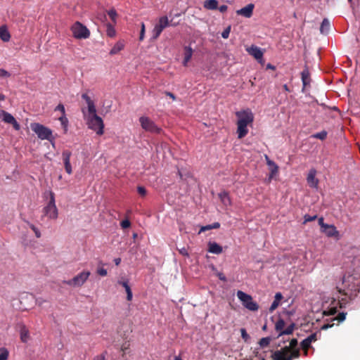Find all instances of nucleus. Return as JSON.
Masks as SVG:
<instances>
[{
  "label": "nucleus",
  "mask_w": 360,
  "mask_h": 360,
  "mask_svg": "<svg viewBox=\"0 0 360 360\" xmlns=\"http://www.w3.org/2000/svg\"><path fill=\"white\" fill-rule=\"evenodd\" d=\"M297 346V340L293 338L290 342L289 346H285L281 350L274 352L271 357L274 360H292L300 356V352Z\"/></svg>",
  "instance_id": "obj_1"
},
{
  "label": "nucleus",
  "mask_w": 360,
  "mask_h": 360,
  "mask_svg": "<svg viewBox=\"0 0 360 360\" xmlns=\"http://www.w3.org/2000/svg\"><path fill=\"white\" fill-rule=\"evenodd\" d=\"M32 130L37 135L38 138L41 140H48L53 145L54 137L52 134V131L39 123H34L31 124Z\"/></svg>",
  "instance_id": "obj_2"
},
{
  "label": "nucleus",
  "mask_w": 360,
  "mask_h": 360,
  "mask_svg": "<svg viewBox=\"0 0 360 360\" xmlns=\"http://www.w3.org/2000/svg\"><path fill=\"white\" fill-rule=\"evenodd\" d=\"M50 198L47 205L43 208L44 216L50 219H56L58 216V210L56 205L55 194L52 191L49 192Z\"/></svg>",
  "instance_id": "obj_3"
},
{
  "label": "nucleus",
  "mask_w": 360,
  "mask_h": 360,
  "mask_svg": "<svg viewBox=\"0 0 360 360\" xmlns=\"http://www.w3.org/2000/svg\"><path fill=\"white\" fill-rule=\"evenodd\" d=\"M237 297L242 302L244 307L252 311H256L259 309L258 304L255 302L251 295L238 290L237 292Z\"/></svg>",
  "instance_id": "obj_4"
},
{
  "label": "nucleus",
  "mask_w": 360,
  "mask_h": 360,
  "mask_svg": "<svg viewBox=\"0 0 360 360\" xmlns=\"http://www.w3.org/2000/svg\"><path fill=\"white\" fill-rule=\"evenodd\" d=\"M87 125L89 129L96 131L98 135L103 134L104 124L102 118L99 116H87Z\"/></svg>",
  "instance_id": "obj_5"
},
{
  "label": "nucleus",
  "mask_w": 360,
  "mask_h": 360,
  "mask_svg": "<svg viewBox=\"0 0 360 360\" xmlns=\"http://www.w3.org/2000/svg\"><path fill=\"white\" fill-rule=\"evenodd\" d=\"M71 31L76 39H87L90 36L89 30L79 22H76L72 25Z\"/></svg>",
  "instance_id": "obj_6"
},
{
  "label": "nucleus",
  "mask_w": 360,
  "mask_h": 360,
  "mask_svg": "<svg viewBox=\"0 0 360 360\" xmlns=\"http://www.w3.org/2000/svg\"><path fill=\"white\" fill-rule=\"evenodd\" d=\"M90 274V271H83L72 279L64 281L63 283L72 287H81L86 281Z\"/></svg>",
  "instance_id": "obj_7"
},
{
  "label": "nucleus",
  "mask_w": 360,
  "mask_h": 360,
  "mask_svg": "<svg viewBox=\"0 0 360 360\" xmlns=\"http://www.w3.org/2000/svg\"><path fill=\"white\" fill-rule=\"evenodd\" d=\"M139 122L141 127L146 131L160 134L162 129L158 127L155 122L148 117L142 116L139 118Z\"/></svg>",
  "instance_id": "obj_8"
},
{
  "label": "nucleus",
  "mask_w": 360,
  "mask_h": 360,
  "mask_svg": "<svg viewBox=\"0 0 360 360\" xmlns=\"http://www.w3.org/2000/svg\"><path fill=\"white\" fill-rule=\"evenodd\" d=\"M169 25V21L167 16L160 17L158 20V23L155 25L153 31H152V39H157L163 30Z\"/></svg>",
  "instance_id": "obj_9"
},
{
  "label": "nucleus",
  "mask_w": 360,
  "mask_h": 360,
  "mask_svg": "<svg viewBox=\"0 0 360 360\" xmlns=\"http://www.w3.org/2000/svg\"><path fill=\"white\" fill-rule=\"evenodd\" d=\"M236 115L238 119L237 122L238 124L248 126L253 122L254 115L249 109L238 111L236 113Z\"/></svg>",
  "instance_id": "obj_10"
},
{
  "label": "nucleus",
  "mask_w": 360,
  "mask_h": 360,
  "mask_svg": "<svg viewBox=\"0 0 360 360\" xmlns=\"http://www.w3.org/2000/svg\"><path fill=\"white\" fill-rule=\"evenodd\" d=\"M316 173H317L316 170L314 168H311L309 171V173L307 174V182L308 185L309 186V187H311V188H318L319 181L317 178H316Z\"/></svg>",
  "instance_id": "obj_11"
},
{
  "label": "nucleus",
  "mask_w": 360,
  "mask_h": 360,
  "mask_svg": "<svg viewBox=\"0 0 360 360\" xmlns=\"http://www.w3.org/2000/svg\"><path fill=\"white\" fill-rule=\"evenodd\" d=\"M0 114L2 115V120L4 122L12 124L16 130L20 129V124L11 114L4 110H2Z\"/></svg>",
  "instance_id": "obj_12"
},
{
  "label": "nucleus",
  "mask_w": 360,
  "mask_h": 360,
  "mask_svg": "<svg viewBox=\"0 0 360 360\" xmlns=\"http://www.w3.org/2000/svg\"><path fill=\"white\" fill-rule=\"evenodd\" d=\"M71 155L72 153L68 150H64L62 153L65 169L68 174H71L72 173V166L70 165Z\"/></svg>",
  "instance_id": "obj_13"
},
{
  "label": "nucleus",
  "mask_w": 360,
  "mask_h": 360,
  "mask_svg": "<svg viewBox=\"0 0 360 360\" xmlns=\"http://www.w3.org/2000/svg\"><path fill=\"white\" fill-rule=\"evenodd\" d=\"M255 5L253 4H249L246 6L236 11V13L238 15H242L245 18H250L253 14V10Z\"/></svg>",
  "instance_id": "obj_14"
},
{
  "label": "nucleus",
  "mask_w": 360,
  "mask_h": 360,
  "mask_svg": "<svg viewBox=\"0 0 360 360\" xmlns=\"http://www.w3.org/2000/svg\"><path fill=\"white\" fill-rule=\"evenodd\" d=\"M248 53L252 56L256 60L260 61L263 58V52L261 49L257 47V46L252 45L250 47L246 49Z\"/></svg>",
  "instance_id": "obj_15"
},
{
  "label": "nucleus",
  "mask_w": 360,
  "mask_h": 360,
  "mask_svg": "<svg viewBox=\"0 0 360 360\" xmlns=\"http://www.w3.org/2000/svg\"><path fill=\"white\" fill-rule=\"evenodd\" d=\"M301 78L303 84V89L309 85L311 82L310 73L307 66L304 67V69L301 72Z\"/></svg>",
  "instance_id": "obj_16"
},
{
  "label": "nucleus",
  "mask_w": 360,
  "mask_h": 360,
  "mask_svg": "<svg viewBox=\"0 0 360 360\" xmlns=\"http://www.w3.org/2000/svg\"><path fill=\"white\" fill-rule=\"evenodd\" d=\"M328 237H338L339 232L334 225H328L326 228L321 230Z\"/></svg>",
  "instance_id": "obj_17"
},
{
  "label": "nucleus",
  "mask_w": 360,
  "mask_h": 360,
  "mask_svg": "<svg viewBox=\"0 0 360 360\" xmlns=\"http://www.w3.org/2000/svg\"><path fill=\"white\" fill-rule=\"evenodd\" d=\"M218 195H219V198L221 203L225 207H229V206L231 205V200L229 194L227 191H224L219 193Z\"/></svg>",
  "instance_id": "obj_18"
},
{
  "label": "nucleus",
  "mask_w": 360,
  "mask_h": 360,
  "mask_svg": "<svg viewBox=\"0 0 360 360\" xmlns=\"http://www.w3.org/2000/svg\"><path fill=\"white\" fill-rule=\"evenodd\" d=\"M208 251L213 254H221L223 251L222 247L215 242L208 243Z\"/></svg>",
  "instance_id": "obj_19"
},
{
  "label": "nucleus",
  "mask_w": 360,
  "mask_h": 360,
  "mask_svg": "<svg viewBox=\"0 0 360 360\" xmlns=\"http://www.w3.org/2000/svg\"><path fill=\"white\" fill-rule=\"evenodd\" d=\"M0 39L4 42L8 41L11 39V34L5 25L0 27Z\"/></svg>",
  "instance_id": "obj_20"
},
{
  "label": "nucleus",
  "mask_w": 360,
  "mask_h": 360,
  "mask_svg": "<svg viewBox=\"0 0 360 360\" xmlns=\"http://www.w3.org/2000/svg\"><path fill=\"white\" fill-rule=\"evenodd\" d=\"M283 298V295L281 292H276L274 297V300L271 303L269 307V311L273 312L279 305L281 300Z\"/></svg>",
  "instance_id": "obj_21"
},
{
  "label": "nucleus",
  "mask_w": 360,
  "mask_h": 360,
  "mask_svg": "<svg viewBox=\"0 0 360 360\" xmlns=\"http://www.w3.org/2000/svg\"><path fill=\"white\" fill-rule=\"evenodd\" d=\"M247 127V125L237 123V134L238 139H242L248 134V129Z\"/></svg>",
  "instance_id": "obj_22"
},
{
  "label": "nucleus",
  "mask_w": 360,
  "mask_h": 360,
  "mask_svg": "<svg viewBox=\"0 0 360 360\" xmlns=\"http://www.w3.org/2000/svg\"><path fill=\"white\" fill-rule=\"evenodd\" d=\"M193 55V50L190 46L184 47V58L183 61L184 66H187L188 63L191 60Z\"/></svg>",
  "instance_id": "obj_23"
},
{
  "label": "nucleus",
  "mask_w": 360,
  "mask_h": 360,
  "mask_svg": "<svg viewBox=\"0 0 360 360\" xmlns=\"http://www.w3.org/2000/svg\"><path fill=\"white\" fill-rule=\"evenodd\" d=\"M124 48V42L123 41H117L110 51V55H115L118 53Z\"/></svg>",
  "instance_id": "obj_24"
},
{
  "label": "nucleus",
  "mask_w": 360,
  "mask_h": 360,
  "mask_svg": "<svg viewBox=\"0 0 360 360\" xmlns=\"http://www.w3.org/2000/svg\"><path fill=\"white\" fill-rule=\"evenodd\" d=\"M203 6L207 10H217L218 8V1L217 0H206L204 1Z\"/></svg>",
  "instance_id": "obj_25"
},
{
  "label": "nucleus",
  "mask_w": 360,
  "mask_h": 360,
  "mask_svg": "<svg viewBox=\"0 0 360 360\" xmlns=\"http://www.w3.org/2000/svg\"><path fill=\"white\" fill-rule=\"evenodd\" d=\"M330 22L327 18H324L321 24L320 32L322 34H327L330 30Z\"/></svg>",
  "instance_id": "obj_26"
},
{
  "label": "nucleus",
  "mask_w": 360,
  "mask_h": 360,
  "mask_svg": "<svg viewBox=\"0 0 360 360\" xmlns=\"http://www.w3.org/2000/svg\"><path fill=\"white\" fill-rule=\"evenodd\" d=\"M295 327V324L294 323H292L285 329H284L283 331H281L279 333V336L283 335H290V334H292L293 333Z\"/></svg>",
  "instance_id": "obj_27"
},
{
  "label": "nucleus",
  "mask_w": 360,
  "mask_h": 360,
  "mask_svg": "<svg viewBox=\"0 0 360 360\" xmlns=\"http://www.w3.org/2000/svg\"><path fill=\"white\" fill-rule=\"evenodd\" d=\"M285 327V321L282 319H279L275 325V329L277 332H281L283 330Z\"/></svg>",
  "instance_id": "obj_28"
},
{
  "label": "nucleus",
  "mask_w": 360,
  "mask_h": 360,
  "mask_svg": "<svg viewBox=\"0 0 360 360\" xmlns=\"http://www.w3.org/2000/svg\"><path fill=\"white\" fill-rule=\"evenodd\" d=\"M29 338V332L25 328V327H23L20 330V339L23 342H26Z\"/></svg>",
  "instance_id": "obj_29"
},
{
  "label": "nucleus",
  "mask_w": 360,
  "mask_h": 360,
  "mask_svg": "<svg viewBox=\"0 0 360 360\" xmlns=\"http://www.w3.org/2000/svg\"><path fill=\"white\" fill-rule=\"evenodd\" d=\"M300 345L302 349L304 350V355L307 356L308 353V349L311 347V343L309 342H307V340L304 339L301 342Z\"/></svg>",
  "instance_id": "obj_30"
},
{
  "label": "nucleus",
  "mask_w": 360,
  "mask_h": 360,
  "mask_svg": "<svg viewBox=\"0 0 360 360\" xmlns=\"http://www.w3.org/2000/svg\"><path fill=\"white\" fill-rule=\"evenodd\" d=\"M87 106H88V112H89L88 116L97 115H96V106L94 105V101L88 103Z\"/></svg>",
  "instance_id": "obj_31"
},
{
  "label": "nucleus",
  "mask_w": 360,
  "mask_h": 360,
  "mask_svg": "<svg viewBox=\"0 0 360 360\" xmlns=\"http://www.w3.org/2000/svg\"><path fill=\"white\" fill-rule=\"evenodd\" d=\"M270 342H271V338L266 337V338H262V339H260L259 344L261 347L264 348V347L269 346V345L270 344Z\"/></svg>",
  "instance_id": "obj_32"
},
{
  "label": "nucleus",
  "mask_w": 360,
  "mask_h": 360,
  "mask_svg": "<svg viewBox=\"0 0 360 360\" xmlns=\"http://www.w3.org/2000/svg\"><path fill=\"white\" fill-rule=\"evenodd\" d=\"M347 313L341 312L338 316L333 319V321H338V323L342 322L346 318Z\"/></svg>",
  "instance_id": "obj_33"
},
{
  "label": "nucleus",
  "mask_w": 360,
  "mask_h": 360,
  "mask_svg": "<svg viewBox=\"0 0 360 360\" xmlns=\"http://www.w3.org/2000/svg\"><path fill=\"white\" fill-rule=\"evenodd\" d=\"M327 136V132L322 131L313 135L314 138L319 139L320 140H324Z\"/></svg>",
  "instance_id": "obj_34"
},
{
  "label": "nucleus",
  "mask_w": 360,
  "mask_h": 360,
  "mask_svg": "<svg viewBox=\"0 0 360 360\" xmlns=\"http://www.w3.org/2000/svg\"><path fill=\"white\" fill-rule=\"evenodd\" d=\"M316 219H317V215L310 216L309 214H305L304 216L303 224H306L307 222L314 221Z\"/></svg>",
  "instance_id": "obj_35"
},
{
  "label": "nucleus",
  "mask_w": 360,
  "mask_h": 360,
  "mask_svg": "<svg viewBox=\"0 0 360 360\" xmlns=\"http://www.w3.org/2000/svg\"><path fill=\"white\" fill-rule=\"evenodd\" d=\"M59 120H60V122H61V124L63 126V127H64V128H65V129L66 130L67 127H68V118L65 117V114L62 115L59 117Z\"/></svg>",
  "instance_id": "obj_36"
},
{
  "label": "nucleus",
  "mask_w": 360,
  "mask_h": 360,
  "mask_svg": "<svg viewBox=\"0 0 360 360\" xmlns=\"http://www.w3.org/2000/svg\"><path fill=\"white\" fill-rule=\"evenodd\" d=\"M107 34L110 37H112L115 35V30L110 24H108L107 25Z\"/></svg>",
  "instance_id": "obj_37"
},
{
  "label": "nucleus",
  "mask_w": 360,
  "mask_h": 360,
  "mask_svg": "<svg viewBox=\"0 0 360 360\" xmlns=\"http://www.w3.org/2000/svg\"><path fill=\"white\" fill-rule=\"evenodd\" d=\"M8 358V352L6 349H2L0 353V360H7Z\"/></svg>",
  "instance_id": "obj_38"
},
{
  "label": "nucleus",
  "mask_w": 360,
  "mask_h": 360,
  "mask_svg": "<svg viewBox=\"0 0 360 360\" xmlns=\"http://www.w3.org/2000/svg\"><path fill=\"white\" fill-rule=\"evenodd\" d=\"M108 14L109 17L111 18V20L115 22H116V17H117V12L115 9H110L108 11Z\"/></svg>",
  "instance_id": "obj_39"
},
{
  "label": "nucleus",
  "mask_w": 360,
  "mask_h": 360,
  "mask_svg": "<svg viewBox=\"0 0 360 360\" xmlns=\"http://www.w3.org/2000/svg\"><path fill=\"white\" fill-rule=\"evenodd\" d=\"M145 32H146V27L145 24L143 22H141V32H140V36H139V40L143 41L145 36Z\"/></svg>",
  "instance_id": "obj_40"
},
{
  "label": "nucleus",
  "mask_w": 360,
  "mask_h": 360,
  "mask_svg": "<svg viewBox=\"0 0 360 360\" xmlns=\"http://www.w3.org/2000/svg\"><path fill=\"white\" fill-rule=\"evenodd\" d=\"M30 228L34 231L35 236L37 238H39L41 237V233H40L39 230L34 224H30Z\"/></svg>",
  "instance_id": "obj_41"
},
{
  "label": "nucleus",
  "mask_w": 360,
  "mask_h": 360,
  "mask_svg": "<svg viewBox=\"0 0 360 360\" xmlns=\"http://www.w3.org/2000/svg\"><path fill=\"white\" fill-rule=\"evenodd\" d=\"M125 291L127 292V300L128 301H131L132 300V297H133V294H132V291H131V287L129 286V287L126 288H125Z\"/></svg>",
  "instance_id": "obj_42"
},
{
  "label": "nucleus",
  "mask_w": 360,
  "mask_h": 360,
  "mask_svg": "<svg viewBox=\"0 0 360 360\" xmlns=\"http://www.w3.org/2000/svg\"><path fill=\"white\" fill-rule=\"evenodd\" d=\"M240 333H241V337L245 341L247 342L248 340V339L250 338V336L248 334L245 328H241L240 329Z\"/></svg>",
  "instance_id": "obj_43"
},
{
  "label": "nucleus",
  "mask_w": 360,
  "mask_h": 360,
  "mask_svg": "<svg viewBox=\"0 0 360 360\" xmlns=\"http://www.w3.org/2000/svg\"><path fill=\"white\" fill-rule=\"evenodd\" d=\"M120 225L122 229H127L131 226V222L128 219H124L121 221Z\"/></svg>",
  "instance_id": "obj_44"
},
{
  "label": "nucleus",
  "mask_w": 360,
  "mask_h": 360,
  "mask_svg": "<svg viewBox=\"0 0 360 360\" xmlns=\"http://www.w3.org/2000/svg\"><path fill=\"white\" fill-rule=\"evenodd\" d=\"M230 31H231V27H228L227 28H226L221 33V37L224 38V39H227L229 36V34H230Z\"/></svg>",
  "instance_id": "obj_45"
},
{
  "label": "nucleus",
  "mask_w": 360,
  "mask_h": 360,
  "mask_svg": "<svg viewBox=\"0 0 360 360\" xmlns=\"http://www.w3.org/2000/svg\"><path fill=\"white\" fill-rule=\"evenodd\" d=\"M137 191L139 194L141 196H145L146 195V189L143 186H138Z\"/></svg>",
  "instance_id": "obj_46"
},
{
  "label": "nucleus",
  "mask_w": 360,
  "mask_h": 360,
  "mask_svg": "<svg viewBox=\"0 0 360 360\" xmlns=\"http://www.w3.org/2000/svg\"><path fill=\"white\" fill-rule=\"evenodd\" d=\"M11 74L4 69H0V77H9Z\"/></svg>",
  "instance_id": "obj_47"
},
{
  "label": "nucleus",
  "mask_w": 360,
  "mask_h": 360,
  "mask_svg": "<svg viewBox=\"0 0 360 360\" xmlns=\"http://www.w3.org/2000/svg\"><path fill=\"white\" fill-rule=\"evenodd\" d=\"M306 340H307V342H309L311 344L312 342H315L317 338H316V333H312L309 336H308Z\"/></svg>",
  "instance_id": "obj_48"
},
{
  "label": "nucleus",
  "mask_w": 360,
  "mask_h": 360,
  "mask_svg": "<svg viewBox=\"0 0 360 360\" xmlns=\"http://www.w3.org/2000/svg\"><path fill=\"white\" fill-rule=\"evenodd\" d=\"M106 354H107V352H104L101 354L96 355V356H94V360H106L105 359Z\"/></svg>",
  "instance_id": "obj_49"
},
{
  "label": "nucleus",
  "mask_w": 360,
  "mask_h": 360,
  "mask_svg": "<svg viewBox=\"0 0 360 360\" xmlns=\"http://www.w3.org/2000/svg\"><path fill=\"white\" fill-rule=\"evenodd\" d=\"M318 222H319V225L321 228V230L323 229L324 228H326L329 225V224L324 223L323 217H320L318 220Z\"/></svg>",
  "instance_id": "obj_50"
},
{
  "label": "nucleus",
  "mask_w": 360,
  "mask_h": 360,
  "mask_svg": "<svg viewBox=\"0 0 360 360\" xmlns=\"http://www.w3.org/2000/svg\"><path fill=\"white\" fill-rule=\"evenodd\" d=\"M82 98L86 101V104L93 102L91 98L87 95V94H82Z\"/></svg>",
  "instance_id": "obj_51"
},
{
  "label": "nucleus",
  "mask_w": 360,
  "mask_h": 360,
  "mask_svg": "<svg viewBox=\"0 0 360 360\" xmlns=\"http://www.w3.org/2000/svg\"><path fill=\"white\" fill-rule=\"evenodd\" d=\"M55 110H59L61 112L62 115L65 114V107L63 104L60 103L57 105Z\"/></svg>",
  "instance_id": "obj_52"
},
{
  "label": "nucleus",
  "mask_w": 360,
  "mask_h": 360,
  "mask_svg": "<svg viewBox=\"0 0 360 360\" xmlns=\"http://www.w3.org/2000/svg\"><path fill=\"white\" fill-rule=\"evenodd\" d=\"M97 273L101 276H105L107 275V270L103 268H101L97 270Z\"/></svg>",
  "instance_id": "obj_53"
},
{
  "label": "nucleus",
  "mask_w": 360,
  "mask_h": 360,
  "mask_svg": "<svg viewBox=\"0 0 360 360\" xmlns=\"http://www.w3.org/2000/svg\"><path fill=\"white\" fill-rule=\"evenodd\" d=\"M117 284L122 285L124 289L129 286L128 281H118Z\"/></svg>",
  "instance_id": "obj_54"
},
{
  "label": "nucleus",
  "mask_w": 360,
  "mask_h": 360,
  "mask_svg": "<svg viewBox=\"0 0 360 360\" xmlns=\"http://www.w3.org/2000/svg\"><path fill=\"white\" fill-rule=\"evenodd\" d=\"M278 166L276 165L274 166H273V168L271 169V174H270V178H272L273 176L278 172Z\"/></svg>",
  "instance_id": "obj_55"
},
{
  "label": "nucleus",
  "mask_w": 360,
  "mask_h": 360,
  "mask_svg": "<svg viewBox=\"0 0 360 360\" xmlns=\"http://www.w3.org/2000/svg\"><path fill=\"white\" fill-rule=\"evenodd\" d=\"M179 252L181 255H182L183 256H188V250L186 248H185L184 247L181 248V249H179Z\"/></svg>",
  "instance_id": "obj_56"
},
{
  "label": "nucleus",
  "mask_w": 360,
  "mask_h": 360,
  "mask_svg": "<svg viewBox=\"0 0 360 360\" xmlns=\"http://www.w3.org/2000/svg\"><path fill=\"white\" fill-rule=\"evenodd\" d=\"M217 276L221 281H226V278L222 272H218Z\"/></svg>",
  "instance_id": "obj_57"
},
{
  "label": "nucleus",
  "mask_w": 360,
  "mask_h": 360,
  "mask_svg": "<svg viewBox=\"0 0 360 360\" xmlns=\"http://www.w3.org/2000/svg\"><path fill=\"white\" fill-rule=\"evenodd\" d=\"M337 313L336 307H331L328 309L327 314L328 315H335Z\"/></svg>",
  "instance_id": "obj_58"
},
{
  "label": "nucleus",
  "mask_w": 360,
  "mask_h": 360,
  "mask_svg": "<svg viewBox=\"0 0 360 360\" xmlns=\"http://www.w3.org/2000/svg\"><path fill=\"white\" fill-rule=\"evenodd\" d=\"M217 9H219V11L221 13H224V12H226L227 11L228 6L226 5H221L219 7H218Z\"/></svg>",
  "instance_id": "obj_59"
},
{
  "label": "nucleus",
  "mask_w": 360,
  "mask_h": 360,
  "mask_svg": "<svg viewBox=\"0 0 360 360\" xmlns=\"http://www.w3.org/2000/svg\"><path fill=\"white\" fill-rule=\"evenodd\" d=\"M165 94L167 96L170 97L173 101H175V100H176V96H175V95H174V94H172V93H171V92H169V91H165Z\"/></svg>",
  "instance_id": "obj_60"
},
{
  "label": "nucleus",
  "mask_w": 360,
  "mask_h": 360,
  "mask_svg": "<svg viewBox=\"0 0 360 360\" xmlns=\"http://www.w3.org/2000/svg\"><path fill=\"white\" fill-rule=\"evenodd\" d=\"M210 229H212L211 225H207V226H202L200 229V232L205 231H207V230H210Z\"/></svg>",
  "instance_id": "obj_61"
},
{
  "label": "nucleus",
  "mask_w": 360,
  "mask_h": 360,
  "mask_svg": "<svg viewBox=\"0 0 360 360\" xmlns=\"http://www.w3.org/2000/svg\"><path fill=\"white\" fill-rule=\"evenodd\" d=\"M333 326V324H329V323H327V324H324L322 327H321V329L322 330H326L329 328H331L332 326Z\"/></svg>",
  "instance_id": "obj_62"
},
{
  "label": "nucleus",
  "mask_w": 360,
  "mask_h": 360,
  "mask_svg": "<svg viewBox=\"0 0 360 360\" xmlns=\"http://www.w3.org/2000/svg\"><path fill=\"white\" fill-rule=\"evenodd\" d=\"M212 229H218L220 227V224L219 222H215L211 224Z\"/></svg>",
  "instance_id": "obj_63"
},
{
  "label": "nucleus",
  "mask_w": 360,
  "mask_h": 360,
  "mask_svg": "<svg viewBox=\"0 0 360 360\" xmlns=\"http://www.w3.org/2000/svg\"><path fill=\"white\" fill-rule=\"evenodd\" d=\"M114 262H115L116 266H118V265H120V264L121 262V259L120 258H115L114 259Z\"/></svg>",
  "instance_id": "obj_64"
}]
</instances>
